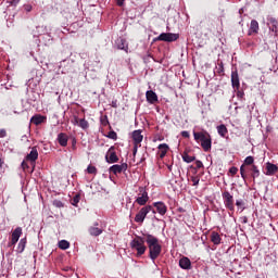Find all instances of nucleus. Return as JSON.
Masks as SVG:
<instances>
[{
	"label": "nucleus",
	"instance_id": "nucleus-1",
	"mask_svg": "<svg viewBox=\"0 0 278 278\" xmlns=\"http://www.w3.org/2000/svg\"><path fill=\"white\" fill-rule=\"evenodd\" d=\"M146 242L150 253L149 257L152 260V262H155V260H157L162 253V245L160 244V240H157V238L153 235H147Z\"/></svg>",
	"mask_w": 278,
	"mask_h": 278
},
{
	"label": "nucleus",
	"instance_id": "nucleus-2",
	"mask_svg": "<svg viewBox=\"0 0 278 278\" xmlns=\"http://www.w3.org/2000/svg\"><path fill=\"white\" fill-rule=\"evenodd\" d=\"M130 248L132 251H137V257H140L147 253V245H144V238L142 237H136L130 242Z\"/></svg>",
	"mask_w": 278,
	"mask_h": 278
},
{
	"label": "nucleus",
	"instance_id": "nucleus-3",
	"mask_svg": "<svg viewBox=\"0 0 278 278\" xmlns=\"http://www.w3.org/2000/svg\"><path fill=\"white\" fill-rule=\"evenodd\" d=\"M153 211V206L147 205L140 208V211L135 216V223H144V218H147V214Z\"/></svg>",
	"mask_w": 278,
	"mask_h": 278
},
{
	"label": "nucleus",
	"instance_id": "nucleus-4",
	"mask_svg": "<svg viewBox=\"0 0 278 278\" xmlns=\"http://www.w3.org/2000/svg\"><path fill=\"white\" fill-rule=\"evenodd\" d=\"M156 40H161L162 42H175V40H179V34L162 33Z\"/></svg>",
	"mask_w": 278,
	"mask_h": 278
},
{
	"label": "nucleus",
	"instance_id": "nucleus-5",
	"mask_svg": "<svg viewBox=\"0 0 278 278\" xmlns=\"http://www.w3.org/2000/svg\"><path fill=\"white\" fill-rule=\"evenodd\" d=\"M223 199H224V204L227 210H230V212H233L235 206H233V195L229 193V191H225L223 193Z\"/></svg>",
	"mask_w": 278,
	"mask_h": 278
},
{
	"label": "nucleus",
	"instance_id": "nucleus-6",
	"mask_svg": "<svg viewBox=\"0 0 278 278\" xmlns=\"http://www.w3.org/2000/svg\"><path fill=\"white\" fill-rule=\"evenodd\" d=\"M128 166L127 163H122L121 165L116 164L109 168L110 173H113V175H121V173H125L127 170Z\"/></svg>",
	"mask_w": 278,
	"mask_h": 278
},
{
	"label": "nucleus",
	"instance_id": "nucleus-7",
	"mask_svg": "<svg viewBox=\"0 0 278 278\" xmlns=\"http://www.w3.org/2000/svg\"><path fill=\"white\" fill-rule=\"evenodd\" d=\"M113 151L114 149L110 148L105 156L108 164H116V162H118V156L116 155V152H113Z\"/></svg>",
	"mask_w": 278,
	"mask_h": 278
},
{
	"label": "nucleus",
	"instance_id": "nucleus-8",
	"mask_svg": "<svg viewBox=\"0 0 278 278\" xmlns=\"http://www.w3.org/2000/svg\"><path fill=\"white\" fill-rule=\"evenodd\" d=\"M23 235V228L22 227H17L14 229V231L12 232V239H11V245L14 247V244H16V242H18L21 236Z\"/></svg>",
	"mask_w": 278,
	"mask_h": 278
},
{
	"label": "nucleus",
	"instance_id": "nucleus-9",
	"mask_svg": "<svg viewBox=\"0 0 278 278\" xmlns=\"http://www.w3.org/2000/svg\"><path fill=\"white\" fill-rule=\"evenodd\" d=\"M260 33V23L256 20H252L250 23V28L248 30L249 36H253V34Z\"/></svg>",
	"mask_w": 278,
	"mask_h": 278
},
{
	"label": "nucleus",
	"instance_id": "nucleus-10",
	"mask_svg": "<svg viewBox=\"0 0 278 278\" xmlns=\"http://www.w3.org/2000/svg\"><path fill=\"white\" fill-rule=\"evenodd\" d=\"M136 203L138 205H147L149 203V193L146 190L141 191V195L136 199Z\"/></svg>",
	"mask_w": 278,
	"mask_h": 278
},
{
	"label": "nucleus",
	"instance_id": "nucleus-11",
	"mask_svg": "<svg viewBox=\"0 0 278 278\" xmlns=\"http://www.w3.org/2000/svg\"><path fill=\"white\" fill-rule=\"evenodd\" d=\"M154 207L156 208L157 214L161 216H164L166 212H168V208L166 207V204L164 202H154Z\"/></svg>",
	"mask_w": 278,
	"mask_h": 278
},
{
	"label": "nucleus",
	"instance_id": "nucleus-12",
	"mask_svg": "<svg viewBox=\"0 0 278 278\" xmlns=\"http://www.w3.org/2000/svg\"><path fill=\"white\" fill-rule=\"evenodd\" d=\"M179 266L182 270H190L192 268V262H190V258L184 256L179 260Z\"/></svg>",
	"mask_w": 278,
	"mask_h": 278
},
{
	"label": "nucleus",
	"instance_id": "nucleus-13",
	"mask_svg": "<svg viewBox=\"0 0 278 278\" xmlns=\"http://www.w3.org/2000/svg\"><path fill=\"white\" fill-rule=\"evenodd\" d=\"M267 25L269 27V30L273 31L275 35H277V29H278V22L274 17H268L267 18Z\"/></svg>",
	"mask_w": 278,
	"mask_h": 278
},
{
	"label": "nucleus",
	"instance_id": "nucleus-14",
	"mask_svg": "<svg viewBox=\"0 0 278 278\" xmlns=\"http://www.w3.org/2000/svg\"><path fill=\"white\" fill-rule=\"evenodd\" d=\"M146 99L148 103H157V93H155L153 90H149L146 92Z\"/></svg>",
	"mask_w": 278,
	"mask_h": 278
},
{
	"label": "nucleus",
	"instance_id": "nucleus-15",
	"mask_svg": "<svg viewBox=\"0 0 278 278\" xmlns=\"http://www.w3.org/2000/svg\"><path fill=\"white\" fill-rule=\"evenodd\" d=\"M143 138L144 137L142 136V130L132 131L134 144H140V142H142Z\"/></svg>",
	"mask_w": 278,
	"mask_h": 278
},
{
	"label": "nucleus",
	"instance_id": "nucleus-16",
	"mask_svg": "<svg viewBox=\"0 0 278 278\" xmlns=\"http://www.w3.org/2000/svg\"><path fill=\"white\" fill-rule=\"evenodd\" d=\"M201 147L204 151H208L212 149V139L210 138V135H207L206 138L201 140Z\"/></svg>",
	"mask_w": 278,
	"mask_h": 278
},
{
	"label": "nucleus",
	"instance_id": "nucleus-17",
	"mask_svg": "<svg viewBox=\"0 0 278 278\" xmlns=\"http://www.w3.org/2000/svg\"><path fill=\"white\" fill-rule=\"evenodd\" d=\"M231 84L232 88H236V90L240 88V78L238 77V72L231 73Z\"/></svg>",
	"mask_w": 278,
	"mask_h": 278
},
{
	"label": "nucleus",
	"instance_id": "nucleus-18",
	"mask_svg": "<svg viewBox=\"0 0 278 278\" xmlns=\"http://www.w3.org/2000/svg\"><path fill=\"white\" fill-rule=\"evenodd\" d=\"M157 149H159V155H160L161 160L166 157V153H168V144L161 143V144H159Z\"/></svg>",
	"mask_w": 278,
	"mask_h": 278
},
{
	"label": "nucleus",
	"instance_id": "nucleus-19",
	"mask_svg": "<svg viewBox=\"0 0 278 278\" xmlns=\"http://www.w3.org/2000/svg\"><path fill=\"white\" fill-rule=\"evenodd\" d=\"M26 160H28V162H36L38 160V149L31 148V151L29 154H27Z\"/></svg>",
	"mask_w": 278,
	"mask_h": 278
},
{
	"label": "nucleus",
	"instance_id": "nucleus-20",
	"mask_svg": "<svg viewBox=\"0 0 278 278\" xmlns=\"http://www.w3.org/2000/svg\"><path fill=\"white\" fill-rule=\"evenodd\" d=\"M115 43H116L117 49H121L122 51H127V49H128L127 40H125L123 38H118Z\"/></svg>",
	"mask_w": 278,
	"mask_h": 278
},
{
	"label": "nucleus",
	"instance_id": "nucleus-21",
	"mask_svg": "<svg viewBox=\"0 0 278 278\" xmlns=\"http://www.w3.org/2000/svg\"><path fill=\"white\" fill-rule=\"evenodd\" d=\"M58 140L61 147H66V144H68V136H66L64 132L58 135Z\"/></svg>",
	"mask_w": 278,
	"mask_h": 278
},
{
	"label": "nucleus",
	"instance_id": "nucleus-22",
	"mask_svg": "<svg viewBox=\"0 0 278 278\" xmlns=\"http://www.w3.org/2000/svg\"><path fill=\"white\" fill-rule=\"evenodd\" d=\"M266 170V175H275V173L278 170V166L271 163H267Z\"/></svg>",
	"mask_w": 278,
	"mask_h": 278
},
{
	"label": "nucleus",
	"instance_id": "nucleus-23",
	"mask_svg": "<svg viewBox=\"0 0 278 278\" xmlns=\"http://www.w3.org/2000/svg\"><path fill=\"white\" fill-rule=\"evenodd\" d=\"M89 233L90 236H101L103 233V229L99 228V227H96V226H91L89 228Z\"/></svg>",
	"mask_w": 278,
	"mask_h": 278
},
{
	"label": "nucleus",
	"instance_id": "nucleus-24",
	"mask_svg": "<svg viewBox=\"0 0 278 278\" xmlns=\"http://www.w3.org/2000/svg\"><path fill=\"white\" fill-rule=\"evenodd\" d=\"M43 121H47V117L42 115H35L31 117V123H34V125H42Z\"/></svg>",
	"mask_w": 278,
	"mask_h": 278
},
{
	"label": "nucleus",
	"instance_id": "nucleus-25",
	"mask_svg": "<svg viewBox=\"0 0 278 278\" xmlns=\"http://www.w3.org/2000/svg\"><path fill=\"white\" fill-rule=\"evenodd\" d=\"M217 132L222 138H225L228 134L227 126H225V124L217 126Z\"/></svg>",
	"mask_w": 278,
	"mask_h": 278
},
{
	"label": "nucleus",
	"instance_id": "nucleus-26",
	"mask_svg": "<svg viewBox=\"0 0 278 278\" xmlns=\"http://www.w3.org/2000/svg\"><path fill=\"white\" fill-rule=\"evenodd\" d=\"M220 235L218 232H212L211 242H213V244H220Z\"/></svg>",
	"mask_w": 278,
	"mask_h": 278
},
{
	"label": "nucleus",
	"instance_id": "nucleus-27",
	"mask_svg": "<svg viewBox=\"0 0 278 278\" xmlns=\"http://www.w3.org/2000/svg\"><path fill=\"white\" fill-rule=\"evenodd\" d=\"M27 245V239H21L17 245V253H23L25 251V247Z\"/></svg>",
	"mask_w": 278,
	"mask_h": 278
},
{
	"label": "nucleus",
	"instance_id": "nucleus-28",
	"mask_svg": "<svg viewBox=\"0 0 278 278\" xmlns=\"http://www.w3.org/2000/svg\"><path fill=\"white\" fill-rule=\"evenodd\" d=\"M207 136H210L208 134H205V132H193V138L194 140L199 141L200 142L205 139Z\"/></svg>",
	"mask_w": 278,
	"mask_h": 278
},
{
	"label": "nucleus",
	"instance_id": "nucleus-29",
	"mask_svg": "<svg viewBox=\"0 0 278 278\" xmlns=\"http://www.w3.org/2000/svg\"><path fill=\"white\" fill-rule=\"evenodd\" d=\"M182 160L187 164H192V162H194L195 157L194 156H190L187 152H184Z\"/></svg>",
	"mask_w": 278,
	"mask_h": 278
},
{
	"label": "nucleus",
	"instance_id": "nucleus-30",
	"mask_svg": "<svg viewBox=\"0 0 278 278\" xmlns=\"http://www.w3.org/2000/svg\"><path fill=\"white\" fill-rule=\"evenodd\" d=\"M71 248V243L66 240L59 241V249H62V251H66V249Z\"/></svg>",
	"mask_w": 278,
	"mask_h": 278
},
{
	"label": "nucleus",
	"instance_id": "nucleus-31",
	"mask_svg": "<svg viewBox=\"0 0 278 278\" xmlns=\"http://www.w3.org/2000/svg\"><path fill=\"white\" fill-rule=\"evenodd\" d=\"M251 172L253 179H257V177H260V169H257L256 165L251 166Z\"/></svg>",
	"mask_w": 278,
	"mask_h": 278
},
{
	"label": "nucleus",
	"instance_id": "nucleus-32",
	"mask_svg": "<svg viewBox=\"0 0 278 278\" xmlns=\"http://www.w3.org/2000/svg\"><path fill=\"white\" fill-rule=\"evenodd\" d=\"M78 127H80L81 129H88V127H90V124H88V121H86L85 118H81L79 119Z\"/></svg>",
	"mask_w": 278,
	"mask_h": 278
},
{
	"label": "nucleus",
	"instance_id": "nucleus-33",
	"mask_svg": "<svg viewBox=\"0 0 278 278\" xmlns=\"http://www.w3.org/2000/svg\"><path fill=\"white\" fill-rule=\"evenodd\" d=\"M236 205H237V207H238L239 210H241V212H244V210L247 208V207L244 206V205H245L244 200H242V199L237 200V201H236Z\"/></svg>",
	"mask_w": 278,
	"mask_h": 278
},
{
	"label": "nucleus",
	"instance_id": "nucleus-34",
	"mask_svg": "<svg viewBox=\"0 0 278 278\" xmlns=\"http://www.w3.org/2000/svg\"><path fill=\"white\" fill-rule=\"evenodd\" d=\"M254 162H255V159H253V156H248L244 160V165L245 166H251Z\"/></svg>",
	"mask_w": 278,
	"mask_h": 278
},
{
	"label": "nucleus",
	"instance_id": "nucleus-35",
	"mask_svg": "<svg viewBox=\"0 0 278 278\" xmlns=\"http://www.w3.org/2000/svg\"><path fill=\"white\" fill-rule=\"evenodd\" d=\"M87 173H89V175H97V167L89 165L87 167Z\"/></svg>",
	"mask_w": 278,
	"mask_h": 278
},
{
	"label": "nucleus",
	"instance_id": "nucleus-36",
	"mask_svg": "<svg viewBox=\"0 0 278 278\" xmlns=\"http://www.w3.org/2000/svg\"><path fill=\"white\" fill-rule=\"evenodd\" d=\"M77 203H79V194H76L72 200V205L77 207Z\"/></svg>",
	"mask_w": 278,
	"mask_h": 278
},
{
	"label": "nucleus",
	"instance_id": "nucleus-37",
	"mask_svg": "<svg viewBox=\"0 0 278 278\" xmlns=\"http://www.w3.org/2000/svg\"><path fill=\"white\" fill-rule=\"evenodd\" d=\"M38 34H46L47 33V26H39L37 27Z\"/></svg>",
	"mask_w": 278,
	"mask_h": 278
},
{
	"label": "nucleus",
	"instance_id": "nucleus-38",
	"mask_svg": "<svg viewBox=\"0 0 278 278\" xmlns=\"http://www.w3.org/2000/svg\"><path fill=\"white\" fill-rule=\"evenodd\" d=\"M53 205H55V207H64V203H62V201H60V200H55L53 202Z\"/></svg>",
	"mask_w": 278,
	"mask_h": 278
},
{
	"label": "nucleus",
	"instance_id": "nucleus-39",
	"mask_svg": "<svg viewBox=\"0 0 278 278\" xmlns=\"http://www.w3.org/2000/svg\"><path fill=\"white\" fill-rule=\"evenodd\" d=\"M18 3H21V0H11L10 1V5H12L13 8H16L18 5Z\"/></svg>",
	"mask_w": 278,
	"mask_h": 278
},
{
	"label": "nucleus",
	"instance_id": "nucleus-40",
	"mask_svg": "<svg viewBox=\"0 0 278 278\" xmlns=\"http://www.w3.org/2000/svg\"><path fill=\"white\" fill-rule=\"evenodd\" d=\"M109 138H111V140H116V138H117L116 132L110 131V132H109Z\"/></svg>",
	"mask_w": 278,
	"mask_h": 278
},
{
	"label": "nucleus",
	"instance_id": "nucleus-41",
	"mask_svg": "<svg viewBox=\"0 0 278 278\" xmlns=\"http://www.w3.org/2000/svg\"><path fill=\"white\" fill-rule=\"evenodd\" d=\"M24 10H25V12H31V10H33L31 4H25Z\"/></svg>",
	"mask_w": 278,
	"mask_h": 278
},
{
	"label": "nucleus",
	"instance_id": "nucleus-42",
	"mask_svg": "<svg viewBox=\"0 0 278 278\" xmlns=\"http://www.w3.org/2000/svg\"><path fill=\"white\" fill-rule=\"evenodd\" d=\"M72 149H73V151L77 150V140L76 139H73V141H72Z\"/></svg>",
	"mask_w": 278,
	"mask_h": 278
},
{
	"label": "nucleus",
	"instance_id": "nucleus-43",
	"mask_svg": "<svg viewBox=\"0 0 278 278\" xmlns=\"http://www.w3.org/2000/svg\"><path fill=\"white\" fill-rule=\"evenodd\" d=\"M182 138H190V132L188 130L181 131Z\"/></svg>",
	"mask_w": 278,
	"mask_h": 278
},
{
	"label": "nucleus",
	"instance_id": "nucleus-44",
	"mask_svg": "<svg viewBox=\"0 0 278 278\" xmlns=\"http://www.w3.org/2000/svg\"><path fill=\"white\" fill-rule=\"evenodd\" d=\"M240 174H241L242 179H245L247 176L244 175V165H241Z\"/></svg>",
	"mask_w": 278,
	"mask_h": 278
},
{
	"label": "nucleus",
	"instance_id": "nucleus-45",
	"mask_svg": "<svg viewBox=\"0 0 278 278\" xmlns=\"http://www.w3.org/2000/svg\"><path fill=\"white\" fill-rule=\"evenodd\" d=\"M5 136H8L5 129H0V138H5Z\"/></svg>",
	"mask_w": 278,
	"mask_h": 278
},
{
	"label": "nucleus",
	"instance_id": "nucleus-46",
	"mask_svg": "<svg viewBox=\"0 0 278 278\" xmlns=\"http://www.w3.org/2000/svg\"><path fill=\"white\" fill-rule=\"evenodd\" d=\"M229 173L232 174V175H237V174H238L237 167H231V168L229 169Z\"/></svg>",
	"mask_w": 278,
	"mask_h": 278
},
{
	"label": "nucleus",
	"instance_id": "nucleus-47",
	"mask_svg": "<svg viewBox=\"0 0 278 278\" xmlns=\"http://www.w3.org/2000/svg\"><path fill=\"white\" fill-rule=\"evenodd\" d=\"M191 181H192L193 186H197L199 184V177H192Z\"/></svg>",
	"mask_w": 278,
	"mask_h": 278
},
{
	"label": "nucleus",
	"instance_id": "nucleus-48",
	"mask_svg": "<svg viewBox=\"0 0 278 278\" xmlns=\"http://www.w3.org/2000/svg\"><path fill=\"white\" fill-rule=\"evenodd\" d=\"M195 166H197V168H203V162L195 161Z\"/></svg>",
	"mask_w": 278,
	"mask_h": 278
},
{
	"label": "nucleus",
	"instance_id": "nucleus-49",
	"mask_svg": "<svg viewBox=\"0 0 278 278\" xmlns=\"http://www.w3.org/2000/svg\"><path fill=\"white\" fill-rule=\"evenodd\" d=\"M241 223H243V225H247V223H249V218L247 216H243L240 218Z\"/></svg>",
	"mask_w": 278,
	"mask_h": 278
},
{
	"label": "nucleus",
	"instance_id": "nucleus-50",
	"mask_svg": "<svg viewBox=\"0 0 278 278\" xmlns=\"http://www.w3.org/2000/svg\"><path fill=\"white\" fill-rule=\"evenodd\" d=\"M134 155H136V153H138V147H140V144H136L134 143Z\"/></svg>",
	"mask_w": 278,
	"mask_h": 278
},
{
	"label": "nucleus",
	"instance_id": "nucleus-51",
	"mask_svg": "<svg viewBox=\"0 0 278 278\" xmlns=\"http://www.w3.org/2000/svg\"><path fill=\"white\" fill-rule=\"evenodd\" d=\"M117 5L123 7L125 3V0H115Z\"/></svg>",
	"mask_w": 278,
	"mask_h": 278
},
{
	"label": "nucleus",
	"instance_id": "nucleus-52",
	"mask_svg": "<svg viewBox=\"0 0 278 278\" xmlns=\"http://www.w3.org/2000/svg\"><path fill=\"white\" fill-rule=\"evenodd\" d=\"M73 124L74 125H79V118L77 116L74 117Z\"/></svg>",
	"mask_w": 278,
	"mask_h": 278
},
{
	"label": "nucleus",
	"instance_id": "nucleus-53",
	"mask_svg": "<svg viewBox=\"0 0 278 278\" xmlns=\"http://www.w3.org/2000/svg\"><path fill=\"white\" fill-rule=\"evenodd\" d=\"M3 166V160L0 159V168Z\"/></svg>",
	"mask_w": 278,
	"mask_h": 278
},
{
	"label": "nucleus",
	"instance_id": "nucleus-54",
	"mask_svg": "<svg viewBox=\"0 0 278 278\" xmlns=\"http://www.w3.org/2000/svg\"><path fill=\"white\" fill-rule=\"evenodd\" d=\"M173 166H168V170H172Z\"/></svg>",
	"mask_w": 278,
	"mask_h": 278
},
{
	"label": "nucleus",
	"instance_id": "nucleus-55",
	"mask_svg": "<svg viewBox=\"0 0 278 278\" xmlns=\"http://www.w3.org/2000/svg\"><path fill=\"white\" fill-rule=\"evenodd\" d=\"M153 212V214H155V211H152Z\"/></svg>",
	"mask_w": 278,
	"mask_h": 278
}]
</instances>
